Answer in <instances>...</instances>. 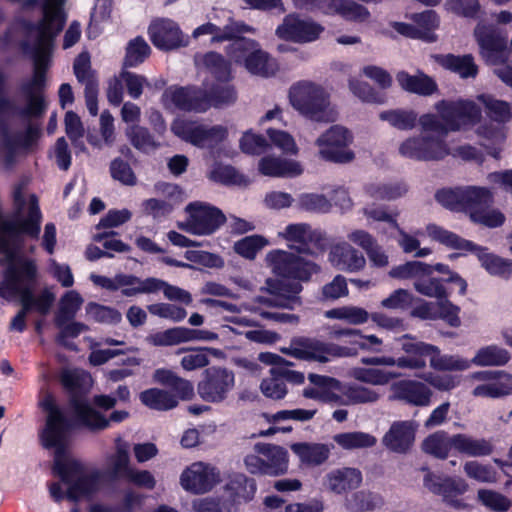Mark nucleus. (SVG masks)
Returning a JSON list of instances; mask_svg holds the SVG:
<instances>
[{"label":"nucleus","mask_w":512,"mask_h":512,"mask_svg":"<svg viewBox=\"0 0 512 512\" xmlns=\"http://www.w3.org/2000/svg\"><path fill=\"white\" fill-rule=\"evenodd\" d=\"M21 27L27 34L35 32L36 38L33 43H21V49L33 57V74L29 81L21 85L26 104L19 112L24 118H41L47 109L44 91L49 57L56 37L64 28V19L59 12L45 11V17L37 22L22 20Z\"/></svg>","instance_id":"obj_1"},{"label":"nucleus","mask_w":512,"mask_h":512,"mask_svg":"<svg viewBox=\"0 0 512 512\" xmlns=\"http://www.w3.org/2000/svg\"><path fill=\"white\" fill-rule=\"evenodd\" d=\"M435 199L451 211L467 214L475 224L497 228L505 222V216L501 211L491 209L494 194L488 187L468 185L442 188L436 191Z\"/></svg>","instance_id":"obj_2"},{"label":"nucleus","mask_w":512,"mask_h":512,"mask_svg":"<svg viewBox=\"0 0 512 512\" xmlns=\"http://www.w3.org/2000/svg\"><path fill=\"white\" fill-rule=\"evenodd\" d=\"M427 233L433 240L439 242L447 248L463 252L459 254H451V259L460 255H466L468 252H470L477 256L481 266L490 275L505 280L510 279L512 276V260L502 258L494 253H490L487 247L480 246L473 241L467 240L458 234L436 224H429L427 226Z\"/></svg>","instance_id":"obj_3"},{"label":"nucleus","mask_w":512,"mask_h":512,"mask_svg":"<svg viewBox=\"0 0 512 512\" xmlns=\"http://www.w3.org/2000/svg\"><path fill=\"white\" fill-rule=\"evenodd\" d=\"M7 264L0 281V297L7 301L36 299L34 288L38 282V266L34 259L16 252L5 254Z\"/></svg>","instance_id":"obj_4"},{"label":"nucleus","mask_w":512,"mask_h":512,"mask_svg":"<svg viewBox=\"0 0 512 512\" xmlns=\"http://www.w3.org/2000/svg\"><path fill=\"white\" fill-rule=\"evenodd\" d=\"M42 218L35 194L29 197L26 216L13 213L9 219L3 217L0 220V254L16 252L22 246L25 236L37 240L41 232Z\"/></svg>","instance_id":"obj_5"},{"label":"nucleus","mask_w":512,"mask_h":512,"mask_svg":"<svg viewBox=\"0 0 512 512\" xmlns=\"http://www.w3.org/2000/svg\"><path fill=\"white\" fill-rule=\"evenodd\" d=\"M289 101L292 107L305 118L316 122H330V97L320 85L309 81H300L289 89Z\"/></svg>","instance_id":"obj_6"},{"label":"nucleus","mask_w":512,"mask_h":512,"mask_svg":"<svg viewBox=\"0 0 512 512\" xmlns=\"http://www.w3.org/2000/svg\"><path fill=\"white\" fill-rule=\"evenodd\" d=\"M272 271L284 279L308 282L312 276L320 273L321 267L316 262L285 250H272L267 255Z\"/></svg>","instance_id":"obj_7"},{"label":"nucleus","mask_w":512,"mask_h":512,"mask_svg":"<svg viewBox=\"0 0 512 512\" xmlns=\"http://www.w3.org/2000/svg\"><path fill=\"white\" fill-rule=\"evenodd\" d=\"M235 387V374L226 367L209 366L197 383V394L206 403L220 404L227 400Z\"/></svg>","instance_id":"obj_8"},{"label":"nucleus","mask_w":512,"mask_h":512,"mask_svg":"<svg viewBox=\"0 0 512 512\" xmlns=\"http://www.w3.org/2000/svg\"><path fill=\"white\" fill-rule=\"evenodd\" d=\"M185 211L188 213V219L183 228L193 235H212L227 220L221 209L206 202H190Z\"/></svg>","instance_id":"obj_9"},{"label":"nucleus","mask_w":512,"mask_h":512,"mask_svg":"<svg viewBox=\"0 0 512 512\" xmlns=\"http://www.w3.org/2000/svg\"><path fill=\"white\" fill-rule=\"evenodd\" d=\"M285 352L292 357L306 361L326 363L332 358L351 355V349L335 343H327L311 337H298L291 341Z\"/></svg>","instance_id":"obj_10"},{"label":"nucleus","mask_w":512,"mask_h":512,"mask_svg":"<svg viewBox=\"0 0 512 512\" xmlns=\"http://www.w3.org/2000/svg\"><path fill=\"white\" fill-rule=\"evenodd\" d=\"M352 141L353 136L347 128L333 125L317 139L316 144L324 160L343 164L355 158L354 152L349 149Z\"/></svg>","instance_id":"obj_11"},{"label":"nucleus","mask_w":512,"mask_h":512,"mask_svg":"<svg viewBox=\"0 0 512 512\" xmlns=\"http://www.w3.org/2000/svg\"><path fill=\"white\" fill-rule=\"evenodd\" d=\"M436 109L450 131L476 125L482 116L480 107L470 100H441L436 104Z\"/></svg>","instance_id":"obj_12"},{"label":"nucleus","mask_w":512,"mask_h":512,"mask_svg":"<svg viewBox=\"0 0 512 512\" xmlns=\"http://www.w3.org/2000/svg\"><path fill=\"white\" fill-rule=\"evenodd\" d=\"M399 153L415 161H440L449 155L444 139L434 136H414L403 141Z\"/></svg>","instance_id":"obj_13"},{"label":"nucleus","mask_w":512,"mask_h":512,"mask_svg":"<svg viewBox=\"0 0 512 512\" xmlns=\"http://www.w3.org/2000/svg\"><path fill=\"white\" fill-rule=\"evenodd\" d=\"M423 485L434 495L441 496L450 507L455 509L466 508L467 505L460 496L467 492L469 486L463 478L439 476L428 471L424 475Z\"/></svg>","instance_id":"obj_14"},{"label":"nucleus","mask_w":512,"mask_h":512,"mask_svg":"<svg viewBox=\"0 0 512 512\" xmlns=\"http://www.w3.org/2000/svg\"><path fill=\"white\" fill-rule=\"evenodd\" d=\"M290 279L266 280L265 290L270 296H259L258 303L267 307H278L293 310L296 305H301L299 294L303 290L300 282L289 281Z\"/></svg>","instance_id":"obj_15"},{"label":"nucleus","mask_w":512,"mask_h":512,"mask_svg":"<svg viewBox=\"0 0 512 512\" xmlns=\"http://www.w3.org/2000/svg\"><path fill=\"white\" fill-rule=\"evenodd\" d=\"M41 407L48 415L39 437L43 447H51L56 445L62 436H67L72 424L51 394L42 400Z\"/></svg>","instance_id":"obj_16"},{"label":"nucleus","mask_w":512,"mask_h":512,"mask_svg":"<svg viewBox=\"0 0 512 512\" xmlns=\"http://www.w3.org/2000/svg\"><path fill=\"white\" fill-rule=\"evenodd\" d=\"M324 27L312 19H302L297 14H288L276 28L279 39L293 43H310L319 39Z\"/></svg>","instance_id":"obj_17"},{"label":"nucleus","mask_w":512,"mask_h":512,"mask_svg":"<svg viewBox=\"0 0 512 512\" xmlns=\"http://www.w3.org/2000/svg\"><path fill=\"white\" fill-rule=\"evenodd\" d=\"M148 36L152 44L161 51H172L189 44L178 23L168 18L153 20L148 26Z\"/></svg>","instance_id":"obj_18"},{"label":"nucleus","mask_w":512,"mask_h":512,"mask_svg":"<svg viewBox=\"0 0 512 512\" xmlns=\"http://www.w3.org/2000/svg\"><path fill=\"white\" fill-rule=\"evenodd\" d=\"M452 286L458 288V294L461 296L467 292V282L459 274H452L450 277L422 275L414 281V288L419 294L437 300L449 297L453 291Z\"/></svg>","instance_id":"obj_19"},{"label":"nucleus","mask_w":512,"mask_h":512,"mask_svg":"<svg viewBox=\"0 0 512 512\" xmlns=\"http://www.w3.org/2000/svg\"><path fill=\"white\" fill-rule=\"evenodd\" d=\"M480 54L487 64L500 65L507 60V37L496 29L481 27L475 29Z\"/></svg>","instance_id":"obj_20"},{"label":"nucleus","mask_w":512,"mask_h":512,"mask_svg":"<svg viewBox=\"0 0 512 512\" xmlns=\"http://www.w3.org/2000/svg\"><path fill=\"white\" fill-rule=\"evenodd\" d=\"M219 480L216 469L209 464L196 462L186 468L180 477L182 487L194 494H204L213 489Z\"/></svg>","instance_id":"obj_21"},{"label":"nucleus","mask_w":512,"mask_h":512,"mask_svg":"<svg viewBox=\"0 0 512 512\" xmlns=\"http://www.w3.org/2000/svg\"><path fill=\"white\" fill-rule=\"evenodd\" d=\"M390 390L391 400L415 407L429 406L433 395L426 383L411 379H402L392 383Z\"/></svg>","instance_id":"obj_22"},{"label":"nucleus","mask_w":512,"mask_h":512,"mask_svg":"<svg viewBox=\"0 0 512 512\" xmlns=\"http://www.w3.org/2000/svg\"><path fill=\"white\" fill-rule=\"evenodd\" d=\"M163 97H167L173 105L185 112H206L208 102L205 98L204 89L188 86H171L165 90Z\"/></svg>","instance_id":"obj_23"},{"label":"nucleus","mask_w":512,"mask_h":512,"mask_svg":"<svg viewBox=\"0 0 512 512\" xmlns=\"http://www.w3.org/2000/svg\"><path fill=\"white\" fill-rule=\"evenodd\" d=\"M418 355L429 358L430 366L438 371H464L470 367L468 360L451 355H441L440 349L432 344L419 342L416 345H409L406 349Z\"/></svg>","instance_id":"obj_24"},{"label":"nucleus","mask_w":512,"mask_h":512,"mask_svg":"<svg viewBox=\"0 0 512 512\" xmlns=\"http://www.w3.org/2000/svg\"><path fill=\"white\" fill-rule=\"evenodd\" d=\"M44 448L55 450L53 471L68 487L84 472L80 461L66 457L67 436H62L56 445Z\"/></svg>","instance_id":"obj_25"},{"label":"nucleus","mask_w":512,"mask_h":512,"mask_svg":"<svg viewBox=\"0 0 512 512\" xmlns=\"http://www.w3.org/2000/svg\"><path fill=\"white\" fill-rule=\"evenodd\" d=\"M55 301V295L47 288L43 289L36 299H20L21 309L12 318L10 329L17 332L26 330V316L31 311H36L41 315H47Z\"/></svg>","instance_id":"obj_26"},{"label":"nucleus","mask_w":512,"mask_h":512,"mask_svg":"<svg viewBox=\"0 0 512 512\" xmlns=\"http://www.w3.org/2000/svg\"><path fill=\"white\" fill-rule=\"evenodd\" d=\"M417 425L413 421H396L383 437V444L392 452L407 453L415 441Z\"/></svg>","instance_id":"obj_27"},{"label":"nucleus","mask_w":512,"mask_h":512,"mask_svg":"<svg viewBox=\"0 0 512 512\" xmlns=\"http://www.w3.org/2000/svg\"><path fill=\"white\" fill-rule=\"evenodd\" d=\"M329 261L338 270L346 272L360 271L366 264L363 254L345 242L336 244L330 249Z\"/></svg>","instance_id":"obj_28"},{"label":"nucleus","mask_w":512,"mask_h":512,"mask_svg":"<svg viewBox=\"0 0 512 512\" xmlns=\"http://www.w3.org/2000/svg\"><path fill=\"white\" fill-rule=\"evenodd\" d=\"M163 280L149 277L144 280L132 274L118 273L114 276V285L117 290L121 289V294L125 297H132L142 293H154L160 290Z\"/></svg>","instance_id":"obj_29"},{"label":"nucleus","mask_w":512,"mask_h":512,"mask_svg":"<svg viewBox=\"0 0 512 512\" xmlns=\"http://www.w3.org/2000/svg\"><path fill=\"white\" fill-rule=\"evenodd\" d=\"M218 335L207 330L174 327L158 333L154 343L159 346H172L192 340H215Z\"/></svg>","instance_id":"obj_30"},{"label":"nucleus","mask_w":512,"mask_h":512,"mask_svg":"<svg viewBox=\"0 0 512 512\" xmlns=\"http://www.w3.org/2000/svg\"><path fill=\"white\" fill-rule=\"evenodd\" d=\"M396 81L404 91L420 96H431L438 91L436 81L422 71H418L416 75H411L405 70L399 71L396 74Z\"/></svg>","instance_id":"obj_31"},{"label":"nucleus","mask_w":512,"mask_h":512,"mask_svg":"<svg viewBox=\"0 0 512 512\" xmlns=\"http://www.w3.org/2000/svg\"><path fill=\"white\" fill-rule=\"evenodd\" d=\"M87 374L77 370L64 369L60 374V383L69 396L71 408L76 403L87 399L89 389L87 387Z\"/></svg>","instance_id":"obj_32"},{"label":"nucleus","mask_w":512,"mask_h":512,"mask_svg":"<svg viewBox=\"0 0 512 512\" xmlns=\"http://www.w3.org/2000/svg\"><path fill=\"white\" fill-rule=\"evenodd\" d=\"M436 61L442 68L458 74L463 79L475 78L478 74V66L471 54H440L436 56Z\"/></svg>","instance_id":"obj_33"},{"label":"nucleus","mask_w":512,"mask_h":512,"mask_svg":"<svg viewBox=\"0 0 512 512\" xmlns=\"http://www.w3.org/2000/svg\"><path fill=\"white\" fill-rule=\"evenodd\" d=\"M255 450L266 458L267 475L279 476L287 472L289 459L285 448L273 444L258 443L255 445Z\"/></svg>","instance_id":"obj_34"},{"label":"nucleus","mask_w":512,"mask_h":512,"mask_svg":"<svg viewBox=\"0 0 512 512\" xmlns=\"http://www.w3.org/2000/svg\"><path fill=\"white\" fill-rule=\"evenodd\" d=\"M250 31V27L244 23H236L231 21L224 27H219L214 23L207 22L200 25L193 31V37L197 38L201 35H212L211 43H221L234 39L238 34Z\"/></svg>","instance_id":"obj_35"},{"label":"nucleus","mask_w":512,"mask_h":512,"mask_svg":"<svg viewBox=\"0 0 512 512\" xmlns=\"http://www.w3.org/2000/svg\"><path fill=\"white\" fill-rule=\"evenodd\" d=\"M326 478L328 488L336 494H342L349 490L357 489L362 483L361 471L349 467L331 471L327 474Z\"/></svg>","instance_id":"obj_36"},{"label":"nucleus","mask_w":512,"mask_h":512,"mask_svg":"<svg viewBox=\"0 0 512 512\" xmlns=\"http://www.w3.org/2000/svg\"><path fill=\"white\" fill-rule=\"evenodd\" d=\"M102 476L98 470L90 473L85 471L68 487L66 498L76 502L81 497H90L98 492L101 485Z\"/></svg>","instance_id":"obj_37"},{"label":"nucleus","mask_w":512,"mask_h":512,"mask_svg":"<svg viewBox=\"0 0 512 512\" xmlns=\"http://www.w3.org/2000/svg\"><path fill=\"white\" fill-rule=\"evenodd\" d=\"M72 409L77 423L90 431H102L109 427L107 417L94 409L88 402V399L81 403H76Z\"/></svg>","instance_id":"obj_38"},{"label":"nucleus","mask_w":512,"mask_h":512,"mask_svg":"<svg viewBox=\"0 0 512 512\" xmlns=\"http://www.w3.org/2000/svg\"><path fill=\"white\" fill-rule=\"evenodd\" d=\"M290 448L299 457L301 463L308 466L323 464L330 454L328 446L321 443L298 442L292 444Z\"/></svg>","instance_id":"obj_39"},{"label":"nucleus","mask_w":512,"mask_h":512,"mask_svg":"<svg viewBox=\"0 0 512 512\" xmlns=\"http://www.w3.org/2000/svg\"><path fill=\"white\" fill-rule=\"evenodd\" d=\"M453 435L450 436L444 430L436 431L428 435L422 442L423 452L439 460H446L450 451L454 449Z\"/></svg>","instance_id":"obj_40"},{"label":"nucleus","mask_w":512,"mask_h":512,"mask_svg":"<svg viewBox=\"0 0 512 512\" xmlns=\"http://www.w3.org/2000/svg\"><path fill=\"white\" fill-rule=\"evenodd\" d=\"M452 444L455 451L471 457L488 456L493 452V445L488 440L473 439L463 433L454 434Z\"/></svg>","instance_id":"obj_41"},{"label":"nucleus","mask_w":512,"mask_h":512,"mask_svg":"<svg viewBox=\"0 0 512 512\" xmlns=\"http://www.w3.org/2000/svg\"><path fill=\"white\" fill-rule=\"evenodd\" d=\"M452 444L455 451L471 457L488 456L493 452V445L488 440L473 439L463 433L454 434Z\"/></svg>","instance_id":"obj_42"},{"label":"nucleus","mask_w":512,"mask_h":512,"mask_svg":"<svg viewBox=\"0 0 512 512\" xmlns=\"http://www.w3.org/2000/svg\"><path fill=\"white\" fill-rule=\"evenodd\" d=\"M259 172L264 176L283 177L301 174L302 169L297 162L281 160L272 156H265L259 160Z\"/></svg>","instance_id":"obj_43"},{"label":"nucleus","mask_w":512,"mask_h":512,"mask_svg":"<svg viewBox=\"0 0 512 512\" xmlns=\"http://www.w3.org/2000/svg\"><path fill=\"white\" fill-rule=\"evenodd\" d=\"M252 75L270 77L278 71V64L260 45L252 52L243 65Z\"/></svg>","instance_id":"obj_44"},{"label":"nucleus","mask_w":512,"mask_h":512,"mask_svg":"<svg viewBox=\"0 0 512 512\" xmlns=\"http://www.w3.org/2000/svg\"><path fill=\"white\" fill-rule=\"evenodd\" d=\"M139 399L143 405L156 411L172 410L179 403L173 393L159 388H149L142 391Z\"/></svg>","instance_id":"obj_45"},{"label":"nucleus","mask_w":512,"mask_h":512,"mask_svg":"<svg viewBox=\"0 0 512 512\" xmlns=\"http://www.w3.org/2000/svg\"><path fill=\"white\" fill-rule=\"evenodd\" d=\"M510 360L511 355L507 349L492 344L480 348L471 363L479 367L505 366Z\"/></svg>","instance_id":"obj_46"},{"label":"nucleus","mask_w":512,"mask_h":512,"mask_svg":"<svg viewBox=\"0 0 512 512\" xmlns=\"http://www.w3.org/2000/svg\"><path fill=\"white\" fill-rule=\"evenodd\" d=\"M205 98L210 107L220 108L228 106L237 100V91L229 82L213 83L208 90H204Z\"/></svg>","instance_id":"obj_47"},{"label":"nucleus","mask_w":512,"mask_h":512,"mask_svg":"<svg viewBox=\"0 0 512 512\" xmlns=\"http://www.w3.org/2000/svg\"><path fill=\"white\" fill-rule=\"evenodd\" d=\"M334 338L348 337L350 343L357 345L362 350H369L372 352H382V339L376 335H363L358 329L339 328L334 329L332 332Z\"/></svg>","instance_id":"obj_48"},{"label":"nucleus","mask_w":512,"mask_h":512,"mask_svg":"<svg viewBox=\"0 0 512 512\" xmlns=\"http://www.w3.org/2000/svg\"><path fill=\"white\" fill-rule=\"evenodd\" d=\"M411 19L420 31L421 40L427 43H432L437 40L435 30L439 27L440 18L436 11L425 10L420 13H414Z\"/></svg>","instance_id":"obj_49"},{"label":"nucleus","mask_w":512,"mask_h":512,"mask_svg":"<svg viewBox=\"0 0 512 512\" xmlns=\"http://www.w3.org/2000/svg\"><path fill=\"white\" fill-rule=\"evenodd\" d=\"M126 136L131 145L143 154H149L160 147V143L155 139L148 128L133 125L126 131Z\"/></svg>","instance_id":"obj_50"},{"label":"nucleus","mask_w":512,"mask_h":512,"mask_svg":"<svg viewBox=\"0 0 512 512\" xmlns=\"http://www.w3.org/2000/svg\"><path fill=\"white\" fill-rule=\"evenodd\" d=\"M407 186L402 182L396 183H369L364 187L365 193L375 200H395L407 192Z\"/></svg>","instance_id":"obj_51"},{"label":"nucleus","mask_w":512,"mask_h":512,"mask_svg":"<svg viewBox=\"0 0 512 512\" xmlns=\"http://www.w3.org/2000/svg\"><path fill=\"white\" fill-rule=\"evenodd\" d=\"M379 118L398 130L409 131L416 127L418 114L412 109H391L382 111Z\"/></svg>","instance_id":"obj_52"},{"label":"nucleus","mask_w":512,"mask_h":512,"mask_svg":"<svg viewBox=\"0 0 512 512\" xmlns=\"http://www.w3.org/2000/svg\"><path fill=\"white\" fill-rule=\"evenodd\" d=\"M129 445L121 438L116 439V451L111 456V469L109 471L112 480L123 479L128 471H131Z\"/></svg>","instance_id":"obj_53"},{"label":"nucleus","mask_w":512,"mask_h":512,"mask_svg":"<svg viewBox=\"0 0 512 512\" xmlns=\"http://www.w3.org/2000/svg\"><path fill=\"white\" fill-rule=\"evenodd\" d=\"M208 177L211 181L226 186L235 185L246 187L250 184L249 178L231 165H218L214 167L209 172Z\"/></svg>","instance_id":"obj_54"},{"label":"nucleus","mask_w":512,"mask_h":512,"mask_svg":"<svg viewBox=\"0 0 512 512\" xmlns=\"http://www.w3.org/2000/svg\"><path fill=\"white\" fill-rule=\"evenodd\" d=\"M203 64L218 82H229L232 78L231 65L218 52L210 51L203 56Z\"/></svg>","instance_id":"obj_55"},{"label":"nucleus","mask_w":512,"mask_h":512,"mask_svg":"<svg viewBox=\"0 0 512 512\" xmlns=\"http://www.w3.org/2000/svg\"><path fill=\"white\" fill-rule=\"evenodd\" d=\"M310 225L307 223L289 224L286 226L283 237L290 242H296L298 245H289L291 250L298 254L314 255L311 247L307 246L306 239Z\"/></svg>","instance_id":"obj_56"},{"label":"nucleus","mask_w":512,"mask_h":512,"mask_svg":"<svg viewBox=\"0 0 512 512\" xmlns=\"http://www.w3.org/2000/svg\"><path fill=\"white\" fill-rule=\"evenodd\" d=\"M227 489L232 492L235 502H248L254 498L257 485L253 478L244 474H237L229 481Z\"/></svg>","instance_id":"obj_57"},{"label":"nucleus","mask_w":512,"mask_h":512,"mask_svg":"<svg viewBox=\"0 0 512 512\" xmlns=\"http://www.w3.org/2000/svg\"><path fill=\"white\" fill-rule=\"evenodd\" d=\"M334 15H339L345 21L363 23L370 18L369 10L353 0H337Z\"/></svg>","instance_id":"obj_58"},{"label":"nucleus","mask_w":512,"mask_h":512,"mask_svg":"<svg viewBox=\"0 0 512 512\" xmlns=\"http://www.w3.org/2000/svg\"><path fill=\"white\" fill-rule=\"evenodd\" d=\"M151 54V48L141 36L129 41L123 61L124 67H136L142 64Z\"/></svg>","instance_id":"obj_59"},{"label":"nucleus","mask_w":512,"mask_h":512,"mask_svg":"<svg viewBox=\"0 0 512 512\" xmlns=\"http://www.w3.org/2000/svg\"><path fill=\"white\" fill-rule=\"evenodd\" d=\"M477 99L484 105L487 116L493 121L505 123L511 119L512 114L507 102L488 94H481Z\"/></svg>","instance_id":"obj_60"},{"label":"nucleus","mask_w":512,"mask_h":512,"mask_svg":"<svg viewBox=\"0 0 512 512\" xmlns=\"http://www.w3.org/2000/svg\"><path fill=\"white\" fill-rule=\"evenodd\" d=\"M267 244L268 240L264 236L254 234L236 241L233 248L239 256L248 260H254L258 252Z\"/></svg>","instance_id":"obj_61"},{"label":"nucleus","mask_w":512,"mask_h":512,"mask_svg":"<svg viewBox=\"0 0 512 512\" xmlns=\"http://www.w3.org/2000/svg\"><path fill=\"white\" fill-rule=\"evenodd\" d=\"M238 34L228 48V56L236 64L244 65L250 54L259 46L256 40L241 37Z\"/></svg>","instance_id":"obj_62"},{"label":"nucleus","mask_w":512,"mask_h":512,"mask_svg":"<svg viewBox=\"0 0 512 512\" xmlns=\"http://www.w3.org/2000/svg\"><path fill=\"white\" fill-rule=\"evenodd\" d=\"M334 440L344 449L369 448L376 444V438L365 432H345L337 434Z\"/></svg>","instance_id":"obj_63"},{"label":"nucleus","mask_w":512,"mask_h":512,"mask_svg":"<svg viewBox=\"0 0 512 512\" xmlns=\"http://www.w3.org/2000/svg\"><path fill=\"white\" fill-rule=\"evenodd\" d=\"M382 504V498L372 492L358 491L346 501V507L352 512L372 511Z\"/></svg>","instance_id":"obj_64"}]
</instances>
